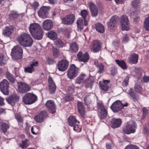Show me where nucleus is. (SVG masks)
Listing matches in <instances>:
<instances>
[{
    "label": "nucleus",
    "mask_w": 149,
    "mask_h": 149,
    "mask_svg": "<svg viewBox=\"0 0 149 149\" xmlns=\"http://www.w3.org/2000/svg\"><path fill=\"white\" fill-rule=\"evenodd\" d=\"M0 127L2 132L5 133L9 128V126L5 123L1 122L0 123Z\"/></svg>",
    "instance_id": "34"
},
{
    "label": "nucleus",
    "mask_w": 149,
    "mask_h": 149,
    "mask_svg": "<svg viewBox=\"0 0 149 149\" xmlns=\"http://www.w3.org/2000/svg\"><path fill=\"white\" fill-rule=\"evenodd\" d=\"M74 87L73 86H71L70 87H69L68 89V91H70V92L72 93L74 91Z\"/></svg>",
    "instance_id": "64"
},
{
    "label": "nucleus",
    "mask_w": 149,
    "mask_h": 149,
    "mask_svg": "<svg viewBox=\"0 0 149 149\" xmlns=\"http://www.w3.org/2000/svg\"><path fill=\"white\" fill-rule=\"evenodd\" d=\"M136 128L137 125L135 122L132 120H130L125 123L122 130L125 134H129L134 133Z\"/></svg>",
    "instance_id": "3"
},
{
    "label": "nucleus",
    "mask_w": 149,
    "mask_h": 149,
    "mask_svg": "<svg viewBox=\"0 0 149 149\" xmlns=\"http://www.w3.org/2000/svg\"><path fill=\"white\" fill-rule=\"evenodd\" d=\"M39 116L44 120L47 116L46 111L45 110L42 111L40 113Z\"/></svg>",
    "instance_id": "51"
},
{
    "label": "nucleus",
    "mask_w": 149,
    "mask_h": 149,
    "mask_svg": "<svg viewBox=\"0 0 149 149\" xmlns=\"http://www.w3.org/2000/svg\"><path fill=\"white\" fill-rule=\"evenodd\" d=\"M77 107L78 111L80 114L85 119V109L83 103L81 102H78L77 103Z\"/></svg>",
    "instance_id": "28"
},
{
    "label": "nucleus",
    "mask_w": 149,
    "mask_h": 149,
    "mask_svg": "<svg viewBox=\"0 0 149 149\" xmlns=\"http://www.w3.org/2000/svg\"><path fill=\"white\" fill-rule=\"evenodd\" d=\"M46 64H51L53 63V59L49 58H46V61L45 62Z\"/></svg>",
    "instance_id": "57"
},
{
    "label": "nucleus",
    "mask_w": 149,
    "mask_h": 149,
    "mask_svg": "<svg viewBox=\"0 0 149 149\" xmlns=\"http://www.w3.org/2000/svg\"><path fill=\"white\" fill-rule=\"evenodd\" d=\"M34 119L38 123H41L44 120L40 116H36L34 118Z\"/></svg>",
    "instance_id": "55"
},
{
    "label": "nucleus",
    "mask_w": 149,
    "mask_h": 149,
    "mask_svg": "<svg viewBox=\"0 0 149 149\" xmlns=\"http://www.w3.org/2000/svg\"><path fill=\"white\" fill-rule=\"evenodd\" d=\"M97 106L98 108V109L100 110H101L102 109H104V108L103 104L99 102H97Z\"/></svg>",
    "instance_id": "59"
},
{
    "label": "nucleus",
    "mask_w": 149,
    "mask_h": 149,
    "mask_svg": "<svg viewBox=\"0 0 149 149\" xmlns=\"http://www.w3.org/2000/svg\"><path fill=\"white\" fill-rule=\"evenodd\" d=\"M107 115V111L105 108L100 110V118L101 120L104 119Z\"/></svg>",
    "instance_id": "37"
},
{
    "label": "nucleus",
    "mask_w": 149,
    "mask_h": 149,
    "mask_svg": "<svg viewBox=\"0 0 149 149\" xmlns=\"http://www.w3.org/2000/svg\"><path fill=\"white\" fill-rule=\"evenodd\" d=\"M143 117L145 118L146 115L148 113V111L146 108H143Z\"/></svg>",
    "instance_id": "63"
},
{
    "label": "nucleus",
    "mask_w": 149,
    "mask_h": 149,
    "mask_svg": "<svg viewBox=\"0 0 149 149\" xmlns=\"http://www.w3.org/2000/svg\"><path fill=\"white\" fill-rule=\"evenodd\" d=\"M94 63L97 69V73L100 74L104 72V66L102 63H99L97 60H95L94 61Z\"/></svg>",
    "instance_id": "25"
},
{
    "label": "nucleus",
    "mask_w": 149,
    "mask_h": 149,
    "mask_svg": "<svg viewBox=\"0 0 149 149\" xmlns=\"http://www.w3.org/2000/svg\"><path fill=\"white\" fill-rule=\"evenodd\" d=\"M6 77L10 82L12 83H14L15 80L12 76L11 74L8 72L7 71L6 73Z\"/></svg>",
    "instance_id": "41"
},
{
    "label": "nucleus",
    "mask_w": 149,
    "mask_h": 149,
    "mask_svg": "<svg viewBox=\"0 0 149 149\" xmlns=\"http://www.w3.org/2000/svg\"><path fill=\"white\" fill-rule=\"evenodd\" d=\"M139 0H133L131 3V5L133 7L136 9L138 8L140 4Z\"/></svg>",
    "instance_id": "45"
},
{
    "label": "nucleus",
    "mask_w": 149,
    "mask_h": 149,
    "mask_svg": "<svg viewBox=\"0 0 149 149\" xmlns=\"http://www.w3.org/2000/svg\"><path fill=\"white\" fill-rule=\"evenodd\" d=\"M54 43L57 46L59 47L62 48L64 46L63 43L59 39H56Z\"/></svg>",
    "instance_id": "44"
},
{
    "label": "nucleus",
    "mask_w": 149,
    "mask_h": 149,
    "mask_svg": "<svg viewBox=\"0 0 149 149\" xmlns=\"http://www.w3.org/2000/svg\"><path fill=\"white\" fill-rule=\"evenodd\" d=\"M84 83L86 88H91L93 84V82L90 79H86Z\"/></svg>",
    "instance_id": "40"
},
{
    "label": "nucleus",
    "mask_w": 149,
    "mask_h": 149,
    "mask_svg": "<svg viewBox=\"0 0 149 149\" xmlns=\"http://www.w3.org/2000/svg\"><path fill=\"white\" fill-rule=\"evenodd\" d=\"M48 10V9L47 6H43L38 12L39 16L42 18L46 17L47 15V14Z\"/></svg>",
    "instance_id": "23"
},
{
    "label": "nucleus",
    "mask_w": 149,
    "mask_h": 149,
    "mask_svg": "<svg viewBox=\"0 0 149 149\" xmlns=\"http://www.w3.org/2000/svg\"><path fill=\"white\" fill-rule=\"evenodd\" d=\"M101 43L99 40H93L91 46V51L94 53L98 52L101 50Z\"/></svg>",
    "instance_id": "11"
},
{
    "label": "nucleus",
    "mask_w": 149,
    "mask_h": 149,
    "mask_svg": "<svg viewBox=\"0 0 149 149\" xmlns=\"http://www.w3.org/2000/svg\"><path fill=\"white\" fill-rule=\"evenodd\" d=\"M23 49L19 45L13 47L12 49L11 54L12 58L15 60L21 59L22 57Z\"/></svg>",
    "instance_id": "5"
},
{
    "label": "nucleus",
    "mask_w": 149,
    "mask_h": 149,
    "mask_svg": "<svg viewBox=\"0 0 149 149\" xmlns=\"http://www.w3.org/2000/svg\"><path fill=\"white\" fill-rule=\"evenodd\" d=\"M37 97L35 94L28 93L25 94L22 98L23 102L25 104L29 105L35 102Z\"/></svg>",
    "instance_id": "6"
},
{
    "label": "nucleus",
    "mask_w": 149,
    "mask_h": 149,
    "mask_svg": "<svg viewBox=\"0 0 149 149\" xmlns=\"http://www.w3.org/2000/svg\"><path fill=\"white\" fill-rule=\"evenodd\" d=\"M122 121L120 119L113 118L111 121V126L113 128H116L120 126Z\"/></svg>",
    "instance_id": "26"
},
{
    "label": "nucleus",
    "mask_w": 149,
    "mask_h": 149,
    "mask_svg": "<svg viewBox=\"0 0 149 149\" xmlns=\"http://www.w3.org/2000/svg\"><path fill=\"white\" fill-rule=\"evenodd\" d=\"M43 29L46 30H49L51 29L53 26L52 22L49 19H47L44 21L42 24Z\"/></svg>",
    "instance_id": "24"
},
{
    "label": "nucleus",
    "mask_w": 149,
    "mask_h": 149,
    "mask_svg": "<svg viewBox=\"0 0 149 149\" xmlns=\"http://www.w3.org/2000/svg\"><path fill=\"white\" fill-rule=\"evenodd\" d=\"M9 83L6 79H3L0 83V89L1 91L5 95L9 94Z\"/></svg>",
    "instance_id": "10"
},
{
    "label": "nucleus",
    "mask_w": 149,
    "mask_h": 149,
    "mask_svg": "<svg viewBox=\"0 0 149 149\" xmlns=\"http://www.w3.org/2000/svg\"><path fill=\"white\" fill-rule=\"evenodd\" d=\"M144 27L146 30L149 31V23H146L144 22Z\"/></svg>",
    "instance_id": "62"
},
{
    "label": "nucleus",
    "mask_w": 149,
    "mask_h": 149,
    "mask_svg": "<svg viewBox=\"0 0 149 149\" xmlns=\"http://www.w3.org/2000/svg\"><path fill=\"white\" fill-rule=\"evenodd\" d=\"M68 123L69 126L73 127L74 131L80 132L81 131V127L79 125V122L77 121L75 116H70L68 119Z\"/></svg>",
    "instance_id": "4"
},
{
    "label": "nucleus",
    "mask_w": 149,
    "mask_h": 149,
    "mask_svg": "<svg viewBox=\"0 0 149 149\" xmlns=\"http://www.w3.org/2000/svg\"><path fill=\"white\" fill-rule=\"evenodd\" d=\"M134 89L136 92L137 93H140L142 91V88L140 85L138 84H136L134 86Z\"/></svg>",
    "instance_id": "48"
},
{
    "label": "nucleus",
    "mask_w": 149,
    "mask_h": 149,
    "mask_svg": "<svg viewBox=\"0 0 149 149\" xmlns=\"http://www.w3.org/2000/svg\"><path fill=\"white\" fill-rule=\"evenodd\" d=\"M78 30H81L83 28V21L81 18H79L78 19L77 22Z\"/></svg>",
    "instance_id": "38"
},
{
    "label": "nucleus",
    "mask_w": 149,
    "mask_h": 149,
    "mask_svg": "<svg viewBox=\"0 0 149 149\" xmlns=\"http://www.w3.org/2000/svg\"><path fill=\"white\" fill-rule=\"evenodd\" d=\"M47 36L48 37L52 40H56L57 37V35L55 32L52 31L48 32Z\"/></svg>",
    "instance_id": "36"
},
{
    "label": "nucleus",
    "mask_w": 149,
    "mask_h": 149,
    "mask_svg": "<svg viewBox=\"0 0 149 149\" xmlns=\"http://www.w3.org/2000/svg\"><path fill=\"white\" fill-rule=\"evenodd\" d=\"M127 93L132 98H135V93L133 91V90L131 88H130L127 92Z\"/></svg>",
    "instance_id": "49"
},
{
    "label": "nucleus",
    "mask_w": 149,
    "mask_h": 149,
    "mask_svg": "<svg viewBox=\"0 0 149 149\" xmlns=\"http://www.w3.org/2000/svg\"><path fill=\"white\" fill-rule=\"evenodd\" d=\"M125 149H139V148L136 146L130 145L127 146Z\"/></svg>",
    "instance_id": "52"
},
{
    "label": "nucleus",
    "mask_w": 149,
    "mask_h": 149,
    "mask_svg": "<svg viewBox=\"0 0 149 149\" xmlns=\"http://www.w3.org/2000/svg\"><path fill=\"white\" fill-rule=\"evenodd\" d=\"M15 29L13 26L9 25L6 26L2 31V34L5 37H10L12 34L13 33Z\"/></svg>",
    "instance_id": "9"
},
{
    "label": "nucleus",
    "mask_w": 149,
    "mask_h": 149,
    "mask_svg": "<svg viewBox=\"0 0 149 149\" xmlns=\"http://www.w3.org/2000/svg\"><path fill=\"white\" fill-rule=\"evenodd\" d=\"M117 16L116 15L112 16L110 19L108 24L109 29L112 30L116 26L117 22Z\"/></svg>",
    "instance_id": "19"
},
{
    "label": "nucleus",
    "mask_w": 149,
    "mask_h": 149,
    "mask_svg": "<svg viewBox=\"0 0 149 149\" xmlns=\"http://www.w3.org/2000/svg\"><path fill=\"white\" fill-rule=\"evenodd\" d=\"M49 91L51 93H54L55 91L56 86L55 83L49 84Z\"/></svg>",
    "instance_id": "46"
},
{
    "label": "nucleus",
    "mask_w": 149,
    "mask_h": 149,
    "mask_svg": "<svg viewBox=\"0 0 149 149\" xmlns=\"http://www.w3.org/2000/svg\"><path fill=\"white\" fill-rule=\"evenodd\" d=\"M128 104L127 102H121L119 100L114 102L111 107V110L115 112L119 111L124 107H127Z\"/></svg>",
    "instance_id": "7"
},
{
    "label": "nucleus",
    "mask_w": 149,
    "mask_h": 149,
    "mask_svg": "<svg viewBox=\"0 0 149 149\" xmlns=\"http://www.w3.org/2000/svg\"><path fill=\"white\" fill-rule=\"evenodd\" d=\"M141 82H147L149 81V77L144 76L141 80Z\"/></svg>",
    "instance_id": "61"
},
{
    "label": "nucleus",
    "mask_w": 149,
    "mask_h": 149,
    "mask_svg": "<svg viewBox=\"0 0 149 149\" xmlns=\"http://www.w3.org/2000/svg\"><path fill=\"white\" fill-rule=\"evenodd\" d=\"M88 11L86 10H82L81 12V15L84 19H86V17Z\"/></svg>",
    "instance_id": "54"
},
{
    "label": "nucleus",
    "mask_w": 149,
    "mask_h": 149,
    "mask_svg": "<svg viewBox=\"0 0 149 149\" xmlns=\"http://www.w3.org/2000/svg\"><path fill=\"white\" fill-rule=\"evenodd\" d=\"M29 29L30 33L35 39L40 40L42 38L43 31L39 24L32 23L30 24Z\"/></svg>",
    "instance_id": "1"
},
{
    "label": "nucleus",
    "mask_w": 149,
    "mask_h": 149,
    "mask_svg": "<svg viewBox=\"0 0 149 149\" xmlns=\"http://www.w3.org/2000/svg\"><path fill=\"white\" fill-rule=\"evenodd\" d=\"M86 74L81 73L76 79V82L77 84L84 83L86 79Z\"/></svg>",
    "instance_id": "30"
},
{
    "label": "nucleus",
    "mask_w": 149,
    "mask_h": 149,
    "mask_svg": "<svg viewBox=\"0 0 149 149\" xmlns=\"http://www.w3.org/2000/svg\"><path fill=\"white\" fill-rule=\"evenodd\" d=\"M129 77L128 75L126 76L123 82L122 85L123 87H126L128 84Z\"/></svg>",
    "instance_id": "47"
},
{
    "label": "nucleus",
    "mask_w": 149,
    "mask_h": 149,
    "mask_svg": "<svg viewBox=\"0 0 149 149\" xmlns=\"http://www.w3.org/2000/svg\"><path fill=\"white\" fill-rule=\"evenodd\" d=\"M115 61L118 65L120 66L123 69L125 70L127 69V66L125 62L124 61L122 60H116Z\"/></svg>",
    "instance_id": "33"
},
{
    "label": "nucleus",
    "mask_w": 149,
    "mask_h": 149,
    "mask_svg": "<svg viewBox=\"0 0 149 149\" xmlns=\"http://www.w3.org/2000/svg\"><path fill=\"white\" fill-rule=\"evenodd\" d=\"M75 20V17L73 14L66 16L62 19L63 24H70L73 23Z\"/></svg>",
    "instance_id": "15"
},
{
    "label": "nucleus",
    "mask_w": 149,
    "mask_h": 149,
    "mask_svg": "<svg viewBox=\"0 0 149 149\" xmlns=\"http://www.w3.org/2000/svg\"><path fill=\"white\" fill-rule=\"evenodd\" d=\"M143 8L144 10H146L149 8V1L144 3L143 4Z\"/></svg>",
    "instance_id": "56"
},
{
    "label": "nucleus",
    "mask_w": 149,
    "mask_h": 149,
    "mask_svg": "<svg viewBox=\"0 0 149 149\" xmlns=\"http://www.w3.org/2000/svg\"><path fill=\"white\" fill-rule=\"evenodd\" d=\"M18 90L19 93H24L29 91L31 90V87L26 83L20 82L18 83Z\"/></svg>",
    "instance_id": "13"
},
{
    "label": "nucleus",
    "mask_w": 149,
    "mask_h": 149,
    "mask_svg": "<svg viewBox=\"0 0 149 149\" xmlns=\"http://www.w3.org/2000/svg\"><path fill=\"white\" fill-rule=\"evenodd\" d=\"M84 101L85 104L87 105L91 104V101L89 100L88 96H86L84 98Z\"/></svg>",
    "instance_id": "53"
},
{
    "label": "nucleus",
    "mask_w": 149,
    "mask_h": 149,
    "mask_svg": "<svg viewBox=\"0 0 149 149\" xmlns=\"http://www.w3.org/2000/svg\"><path fill=\"white\" fill-rule=\"evenodd\" d=\"M39 131V128L36 126L32 127L31 128V133L33 134H38Z\"/></svg>",
    "instance_id": "43"
},
{
    "label": "nucleus",
    "mask_w": 149,
    "mask_h": 149,
    "mask_svg": "<svg viewBox=\"0 0 149 149\" xmlns=\"http://www.w3.org/2000/svg\"><path fill=\"white\" fill-rule=\"evenodd\" d=\"M45 105L52 113L55 112L56 106L53 101L51 100H47Z\"/></svg>",
    "instance_id": "16"
},
{
    "label": "nucleus",
    "mask_w": 149,
    "mask_h": 149,
    "mask_svg": "<svg viewBox=\"0 0 149 149\" xmlns=\"http://www.w3.org/2000/svg\"><path fill=\"white\" fill-rule=\"evenodd\" d=\"M101 88L103 91H106L108 90L110 88V84L107 81L99 82Z\"/></svg>",
    "instance_id": "27"
},
{
    "label": "nucleus",
    "mask_w": 149,
    "mask_h": 149,
    "mask_svg": "<svg viewBox=\"0 0 149 149\" xmlns=\"http://www.w3.org/2000/svg\"><path fill=\"white\" fill-rule=\"evenodd\" d=\"M78 68L74 64L71 65L67 72L68 77L70 79H72L76 77L77 75Z\"/></svg>",
    "instance_id": "8"
},
{
    "label": "nucleus",
    "mask_w": 149,
    "mask_h": 149,
    "mask_svg": "<svg viewBox=\"0 0 149 149\" xmlns=\"http://www.w3.org/2000/svg\"><path fill=\"white\" fill-rule=\"evenodd\" d=\"M19 97L15 94L11 95L9 97L6 98V100L8 103L12 105L19 101Z\"/></svg>",
    "instance_id": "20"
},
{
    "label": "nucleus",
    "mask_w": 149,
    "mask_h": 149,
    "mask_svg": "<svg viewBox=\"0 0 149 149\" xmlns=\"http://www.w3.org/2000/svg\"><path fill=\"white\" fill-rule=\"evenodd\" d=\"M53 55L55 57H58L60 55V52L58 49L56 48H53Z\"/></svg>",
    "instance_id": "50"
},
{
    "label": "nucleus",
    "mask_w": 149,
    "mask_h": 149,
    "mask_svg": "<svg viewBox=\"0 0 149 149\" xmlns=\"http://www.w3.org/2000/svg\"><path fill=\"white\" fill-rule=\"evenodd\" d=\"M38 61L33 60L29 66L25 68L24 70L25 72L30 73H32L34 71V67L38 66Z\"/></svg>",
    "instance_id": "21"
},
{
    "label": "nucleus",
    "mask_w": 149,
    "mask_h": 149,
    "mask_svg": "<svg viewBox=\"0 0 149 149\" xmlns=\"http://www.w3.org/2000/svg\"><path fill=\"white\" fill-rule=\"evenodd\" d=\"M138 56L137 54L133 53L130 55L129 58V63L132 64H136L138 63Z\"/></svg>",
    "instance_id": "29"
},
{
    "label": "nucleus",
    "mask_w": 149,
    "mask_h": 149,
    "mask_svg": "<svg viewBox=\"0 0 149 149\" xmlns=\"http://www.w3.org/2000/svg\"><path fill=\"white\" fill-rule=\"evenodd\" d=\"M28 141L27 139L22 141V143L19 144V146L23 149L26 148L29 146Z\"/></svg>",
    "instance_id": "39"
},
{
    "label": "nucleus",
    "mask_w": 149,
    "mask_h": 149,
    "mask_svg": "<svg viewBox=\"0 0 149 149\" xmlns=\"http://www.w3.org/2000/svg\"><path fill=\"white\" fill-rule=\"evenodd\" d=\"M95 26L96 30L100 33H103L105 29L104 26L101 24L98 23L95 24Z\"/></svg>",
    "instance_id": "32"
},
{
    "label": "nucleus",
    "mask_w": 149,
    "mask_h": 149,
    "mask_svg": "<svg viewBox=\"0 0 149 149\" xmlns=\"http://www.w3.org/2000/svg\"><path fill=\"white\" fill-rule=\"evenodd\" d=\"M69 65L68 62L65 60H62L59 61L57 63V68L58 70L63 72L68 68Z\"/></svg>",
    "instance_id": "14"
},
{
    "label": "nucleus",
    "mask_w": 149,
    "mask_h": 149,
    "mask_svg": "<svg viewBox=\"0 0 149 149\" xmlns=\"http://www.w3.org/2000/svg\"><path fill=\"white\" fill-rule=\"evenodd\" d=\"M15 117L18 123L22 125L23 123V120L21 115L19 113L16 114L15 115Z\"/></svg>",
    "instance_id": "42"
},
{
    "label": "nucleus",
    "mask_w": 149,
    "mask_h": 149,
    "mask_svg": "<svg viewBox=\"0 0 149 149\" xmlns=\"http://www.w3.org/2000/svg\"><path fill=\"white\" fill-rule=\"evenodd\" d=\"M19 45L24 47H29L32 45L33 41L29 34L25 33H21L17 39Z\"/></svg>",
    "instance_id": "2"
},
{
    "label": "nucleus",
    "mask_w": 149,
    "mask_h": 149,
    "mask_svg": "<svg viewBox=\"0 0 149 149\" xmlns=\"http://www.w3.org/2000/svg\"><path fill=\"white\" fill-rule=\"evenodd\" d=\"M142 69L140 68L135 67L133 70L132 74L139 79L141 75Z\"/></svg>",
    "instance_id": "22"
},
{
    "label": "nucleus",
    "mask_w": 149,
    "mask_h": 149,
    "mask_svg": "<svg viewBox=\"0 0 149 149\" xmlns=\"http://www.w3.org/2000/svg\"><path fill=\"white\" fill-rule=\"evenodd\" d=\"M121 25L123 31H128L130 29V24L127 17L126 15H123L120 19Z\"/></svg>",
    "instance_id": "12"
},
{
    "label": "nucleus",
    "mask_w": 149,
    "mask_h": 149,
    "mask_svg": "<svg viewBox=\"0 0 149 149\" xmlns=\"http://www.w3.org/2000/svg\"><path fill=\"white\" fill-rule=\"evenodd\" d=\"M88 5L92 16L93 17H96L98 13V9L96 6L92 2H89Z\"/></svg>",
    "instance_id": "18"
},
{
    "label": "nucleus",
    "mask_w": 149,
    "mask_h": 149,
    "mask_svg": "<svg viewBox=\"0 0 149 149\" xmlns=\"http://www.w3.org/2000/svg\"><path fill=\"white\" fill-rule=\"evenodd\" d=\"M78 50V47L75 42H72L70 44L69 51L72 53H76Z\"/></svg>",
    "instance_id": "31"
},
{
    "label": "nucleus",
    "mask_w": 149,
    "mask_h": 149,
    "mask_svg": "<svg viewBox=\"0 0 149 149\" xmlns=\"http://www.w3.org/2000/svg\"><path fill=\"white\" fill-rule=\"evenodd\" d=\"M39 6L38 3L37 2H34L31 4L32 7L34 9H36Z\"/></svg>",
    "instance_id": "60"
},
{
    "label": "nucleus",
    "mask_w": 149,
    "mask_h": 149,
    "mask_svg": "<svg viewBox=\"0 0 149 149\" xmlns=\"http://www.w3.org/2000/svg\"><path fill=\"white\" fill-rule=\"evenodd\" d=\"M77 57L79 60L83 62H86L89 58V55L87 52L82 54L81 52H79L77 54Z\"/></svg>",
    "instance_id": "17"
},
{
    "label": "nucleus",
    "mask_w": 149,
    "mask_h": 149,
    "mask_svg": "<svg viewBox=\"0 0 149 149\" xmlns=\"http://www.w3.org/2000/svg\"><path fill=\"white\" fill-rule=\"evenodd\" d=\"M8 57L4 54H0V65L2 66L6 64Z\"/></svg>",
    "instance_id": "35"
},
{
    "label": "nucleus",
    "mask_w": 149,
    "mask_h": 149,
    "mask_svg": "<svg viewBox=\"0 0 149 149\" xmlns=\"http://www.w3.org/2000/svg\"><path fill=\"white\" fill-rule=\"evenodd\" d=\"M129 40V38L127 35H125L123 36V41L124 43L127 42Z\"/></svg>",
    "instance_id": "58"
}]
</instances>
